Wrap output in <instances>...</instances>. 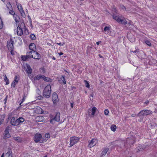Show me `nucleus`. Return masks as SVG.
<instances>
[{
  "label": "nucleus",
  "instance_id": "nucleus-1",
  "mask_svg": "<svg viewBox=\"0 0 157 157\" xmlns=\"http://www.w3.org/2000/svg\"><path fill=\"white\" fill-rule=\"evenodd\" d=\"M152 113V112L150 110L147 109L142 110L137 114L138 117L140 118V120H139L138 121L140 122L142 121L144 116L151 114Z\"/></svg>",
  "mask_w": 157,
  "mask_h": 157
},
{
  "label": "nucleus",
  "instance_id": "nucleus-2",
  "mask_svg": "<svg viewBox=\"0 0 157 157\" xmlns=\"http://www.w3.org/2000/svg\"><path fill=\"white\" fill-rule=\"evenodd\" d=\"M51 88L50 85H48L44 88L43 96L46 98H49L51 94Z\"/></svg>",
  "mask_w": 157,
  "mask_h": 157
},
{
  "label": "nucleus",
  "instance_id": "nucleus-3",
  "mask_svg": "<svg viewBox=\"0 0 157 157\" xmlns=\"http://www.w3.org/2000/svg\"><path fill=\"white\" fill-rule=\"evenodd\" d=\"M20 26L21 27H20V25H19L17 28V35L18 36H21L23 34V31L22 29H23V28H25V32L27 31V32L28 33V31L26 29L25 26L24 22H21Z\"/></svg>",
  "mask_w": 157,
  "mask_h": 157
},
{
  "label": "nucleus",
  "instance_id": "nucleus-4",
  "mask_svg": "<svg viewBox=\"0 0 157 157\" xmlns=\"http://www.w3.org/2000/svg\"><path fill=\"white\" fill-rule=\"evenodd\" d=\"M32 51H30L26 53V55L21 56L22 60L23 61H27L29 59L33 58V55Z\"/></svg>",
  "mask_w": 157,
  "mask_h": 157
},
{
  "label": "nucleus",
  "instance_id": "nucleus-5",
  "mask_svg": "<svg viewBox=\"0 0 157 157\" xmlns=\"http://www.w3.org/2000/svg\"><path fill=\"white\" fill-rule=\"evenodd\" d=\"M79 140V138L77 137L72 136L71 137L70 139V146L69 147H72L75 144L77 143Z\"/></svg>",
  "mask_w": 157,
  "mask_h": 157
},
{
  "label": "nucleus",
  "instance_id": "nucleus-6",
  "mask_svg": "<svg viewBox=\"0 0 157 157\" xmlns=\"http://www.w3.org/2000/svg\"><path fill=\"white\" fill-rule=\"evenodd\" d=\"M14 44V42L11 38L7 41V46L9 50L13 49V44Z\"/></svg>",
  "mask_w": 157,
  "mask_h": 157
},
{
  "label": "nucleus",
  "instance_id": "nucleus-7",
  "mask_svg": "<svg viewBox=\"0 0 157 157\" xmlns=\"http://www.w3.org/2000/svg\"><path fill=\"white\" fill-rule=\"evenodd\" d=\"M10 127L8 126L5 129L4 131V133L3 136V138L5 140H6L10 137V134L9 132Z\"/></svg>",
  "mask_w": 157,
  "mask_h": 157
},
{
  "label": "nucleus",
  "instance_id": "nucleus-8",
  "mask_svg": "<svg viewBox=\"0 0 157 157\" xmlns=\"http://www.w3.org/2000/svg\"><path fill=\"white\" fill-rule=\"evenodd\" d=\"M60 113L59 112H57L55 113V115H51L50 116V117H53L55 119V121L57 122H59L60 119Z\"/></svg>",
  "mask_w": 157,
  "mask_h": 157
},
{
  "label": "nucleus",
  "instance_id": "nucleus-9",
  "mask_svg": "<svg viewBox=\"0 0 157 157\" xmlns=\"http://www.w3.org/2000/svg\"><path fill=\"white\" fill-rule=\"evenodd\" d=\"M52 101L53 103L56 104L59 101V99L57 94L55 92H54L52 94Z\"/></svg>",
  "mask_w": 157,
  "mask_h": 157
},
{
  "label": "nucleus",
  "instance_id": "nucleus-10",
  "mask_svg": "<svg viewBox=\"0 0 157 157\" xmlns=\"http://www.w3.org/2000/svg\"><path fill=\"white\" fill-rule=\"evenodd\" d=\"M42 137V135L40 134L37 133L35 135L33 140L36 143H38L40 141Z\"/></svg>",
  "mask_w": 157,
  "mask_h": 157
},
{
  "label": "nucleus",
  "instance_id": "nucleus-11",
  "mask_svg": "<svg viewBox=\"0 0 157 157\" xmlns=\"http://www.w3.org/2000/svg\"><path fill=\"white\" fill-rule=\"evenodd\" d=\"M34 113L37 114H40L43 113L42 109L39 106H37L36 108L33 109Z\"/></svg>",
  "mask_w": 157,
  "mask_h": 157
},
{
  "label": "nucleus",
  "instance_id": "nucleus-12",
  "mask_svg": "<svg viewBox=\"0 0 157 157\" xmlns=\"http://www.w3.org/2000/svg\"><path fill=\"white\" fill-rule=\"evenodd\" d=\"M5 157H14L10 148H8L7 151L5 154Z\"/></svg>",
  "mask_w": 157,
  "mask_h": 157
},
{
  "label": "nucleus",
  "instance_id": "nucleus-13",
  "mask_svg": "<svg viewBox=\"0 0 157 157\" xmlns=\"http://www.w3.org/2000/svg\"><path fill=\"white\" fill-rule=\"evenodd\" d=\"M97 140L93 139L89 142L88 147L91 148L96 145Z\"/></svg>",
  "mask_w": 157,
  "mask_h": 157
},
{
  "label": "nucleus",
  "instance_id": "nucleus-14",
  "mask_svg": "<svg viewBox=\"0 0 157 157\" xmlns=\"http://www.w3.org/2000/svg\"><path fill=\"white\" fill-rule=\"evenodd\" d=\"M17 118L16 117H13L10 120V124H11L14 126H17Z\"/></svg>",
  "mask_w": 157,
  "mask_h": 157
},
{
  "label": "nucleus",
  "instance_id": "nucleus-15",
  "mask_svg": "<svg viewBox=\"0 0 157 157\" xmlns=\"http://www.w3.org/2000/svg\"><path fill=\"white\" fill-rule=\"evenodd\" d=\"M91 113L89 114V116L90 117H94L95 113L97 111H98V110L96 107H94L91 109Z\"/></svg>",
  "mask_w": 157,
  "mask_h": 157
},
{
  "label": "nucleus",
  "instance_id": "nucleus-16",
  "mask_svg": "<svg viewBox=\"0 0 157 157\" xmlns=\"http://www.w3.org/2000/svg\"><path fill=\"white\" fill-rule=\"evenodd\" d=\"M17 126L22 124L25 120L23 118L20 117L18 118L17 119Z\"/></svg>",
  "mask_w": 157,
  "mask_h": 157
},
{
  "label": "nucleus",
  "instance_id": "nucleus-17",
  "mask_svg": "<svg viewBox=\"0 0 157 157\" xmlns=\"http://www.w3.org/2000/svg\"><path fill=\"white\" fill-rule=\"evenodd\" d=\"M127 37L131 42H133L135 41V38L134 36L131 34H128Z\"/></svg>",
  "mask_w": 157,
  "mask_h": 157
},
{
  "label": "nucleus",
  "instance_id": "nucleus-18",
  "mask_svg": "<svg viewBox=\"0 0 157 157\" xmlns=\"http://www.w3.org/2000/svg\"><path fill=\"white\" fill-rule=\"evenodd\" d=\"M29 49L33 52L36 50V46L34 43H31L29 46Z\"/></svg>",
  "mask_w": 157,
  "mask_h": 157
},
{
  "label": "nucleus",
  "instance_id": "nucleus-19",
  "mask_svg": "<svg viewBox=\"0 0 157 157\" xmlns=\"http://www.w3.org/2000/svg\"><path fill=\"white\" fill-rule=\"evenodd\" d=\"M135 141L134 139L128 138L127 139L126 143L129 145L133 144Z\"/></svg>",
  "mask_w": 157,
  "mask_h": 157
},
{
  "label": "nucleus",
  "instance_id": "nucleus-20",
  "mask_svg": "<svg viewBox=\"0 0 157 157\" xmlns=\"http://www.w3.org/2000/svg\"><path fill=\"white\" fill-rule=\"evenodd\" d=\"M25 65L27 68L26 69V73L28 74H31L32 73V68L27 63H26Z\"/></svg>",
  "mask_w": 157,
  "mask_h": 157
},
{
  "label": "nucleus",
  "instance_id": "nucleus-21",
  "mask_svg": "<svg viewBox=\"0 0 157 157\" xmlns=\"http://www.w3.org/2000/svg\"><path fill=\"white\" fill-rule=\"evenodd\" d=\"M157 63V60L152 58L150 59L148 62V64L150 65H153Z\"/></svg>",
  "mask_w": 157,
  "mask_h": 157
},
{
  "label": "nucleus",
  "instance_id": "nucleus-22",
  "mask_svg": "<svg viewBox=\"0 0 157 157\" xmlns=\"http://www.w3.org/2000/svg\"><path fill=\"white\" fill-rule=\"evenodd\" d=\"M33 53L35 54V56L33 58L36 59H40L41 56L40 54L36 51H34Z\"/></svg>",
  "mask_w": 157,
  "mask_h": 157
},
{
  "label": "nucleus",
  "instance_id": "nucleus-23",
  "mask_svg": "<svg viewBox=\"0 0 157 157\" xmlns=\"http://www.w3.org/2000/svg\"><path fill=\"white\" fill-rule=\"evenodd\" d=\"M13 17L16 23H17L20 22V17L17 14L14 15Z\"/></svg>",
  "mask_w": 157,
  "mask_h": 157
},
{
  "label": "nucleus",
  "instance_id": "nucleus-24",
  "mask_svg": "<svg viewBox=\"0 0 157 157\" xmlns=\"http://www.w3.org/2000/svg\"><path fill=\"white\" fill-rule=\"evenodd\" d=\"M118 22L123 25H125L127 23V21L124 19H122L120 18Z\"/></svg>",
  "mask_w": 157,
  "mask_h": 157
},
{
  "label": "nucleus",
  "instance_id": "nucleus-25",
  "mask_svg": "<svg viewBox=\"0 0 157 157\" xmlns=\"http://www.w3.org/2000/svg\"><path fill=\"white\" fill-rule=\"evenodd\" d=\"M109 150V148H105L102 151L101 155V157H102L103 155H105Z\"/></svg>",
  "mask_w": 157,
  "mask_h": 157
},
{
  "label": "nucleus",
  "instance_id": "nucleus-26",
  "mask_svg": "<svg viewBox=\"0 0 157 157\" xmlns=\"http://www.w3.org/2000/svg\"><path fill=\"white\" fill-rule=\"evenodd\" d=\"M20 7H21V10H19V11L21 13V16L23 17H25V13L24 12V10H23V9L22 8V7L21 5H20Z\"/></svg>",
  "mask_w": 157,
  "mask_h": 157
},
{
  "label": "nucleus",
  "instance_id": "nucleus-27",
  "mask_svg": "<svg viewBox=\"0 0 157 157\" xmlns=\"http://www.w3.org/2000/svg\"><path fill=\"white\" fill-rule=\"evenodd\" d=\"M5 116L6 115L5 114L1 115V118H0V125L2 124V122H3L5 117Z\"/></svg>",
  "mask_w": 157,
  "mask_h": 157
},
{
  "label": "nucleus",
  "instance_id": "nucleus-28",
  "mask_svg": "<svg viewBox=\"0 0 157 157\" xmlns=\"http://www.w3.org/2000/svg\"><path fill=\"white\" fill-rule=\"evenodd\" d=\"M113 18L116 20L117 22H118L119 20L120 19V18L118 16H116L114 14H113L112 15Z\"/></svg>",
  "mask_w": 157,
  "mask_h": 157
},
{
  "label": "nucleus",
  "instance_id": "nucleus-29",
  "mask_svg": "<svg viewBox=\"0 0 157 157\" xmlns=\"http://www.w3.org/2000/svg\"><path fill=\"white\" fill-rule=\"evenodd\" d=\"M111 29V27L110 26H105L104 29V31L105 32L109 31Z\"/></svg>",
  "mask_w": 157,
  "mask_h": 157
},
{
  "label": "nucleus",
  "instance_id": "nucleus-30",
  "mask_svg": "<svg viewBox=\"0 0 157 157\" xmlns=\"http://www.w3.org/2000/svg\"><path fill=\"white\" fill-rule=\"evenodd\" d=\"M116 128L117 127L115 125L113 124L111 126V130L113 132H114L116 131Z\"/></svg>",
  "mask_w": 157,
  "mask_h": 157
},
{
  "label": "nucleus",
  "instance_id": "nucleus-31",
  "mask_svg": "<svg viewBox=\"0 0 157 157\" xmlns=\"http://www.w3.org/2000/svg\"><path fill=\"white\" fill-rule=\"evenodd\" d=\"M44 80L46 82H51L52 81V79L49 78L48 77H45L44 78Z\"/></svg>",
  "mask_w": 157,
  "mask_h": 157
},
{
  "label": "nucleus",
  "instance_id": "nucleus-32",
  "mask_svg": "<svg viewBox=\"0 0 157 157\" xmlns=\"http://www.w3.org/2000/svg\"><path fill=\"white\" fill-rule=\"evenodd\" d=\"M4 81L6 82V85H7L9 84V80L6 75L5 78H4Z\"/></svg>",
  "mask_w": 157,
  "mask_h": 157
},
{
  "label": "nucleus",
  "instance_id": "nucleus-33",
  "mask_svg": "<svg viewBox=\"0 0 157 157\" xmlns=\"http://www.w3.org/2000/svg\"><path fill=\"white\" fill-rule=\"evenodd\" d=\"M41 75H36L34 77V79L35 80H37L41 79Z\"/></svg>",
  "mask_w": 157,
  "mask_h": 157
},
{
  "label": "nucleus",
  "instance_id": "nucleus-34",
  "mask_svg": "<svg viewBox=\"0 0 157 157\" xmlns=\"http://www.w3.org/2000/svg\"><path fill=\"white\" fill-rule=\"evenodd\" d=\"M143 149V148L141 146H139L136 148V150L137 152H139L142 151Z\"/></svg>",
  "mask_w": 157,
  "mask_h": 157
},
{
  "label": "nucleus",
  "instance_id": "nucleus-35",
  "mask_svg": "<svg viewBox=\"0 0 157 157\" xmlns=\"http://www.w3.org/2000/svg\"><path fill=\"white\" fill-rule=\"evenodd\" d=\"M62 78L63 79L62 82H61V83H63V84H65L66 83V82L65 79V76L64 75H62Z\"/></svg>",
  "mask_w": 157,
  "mask_h": 157
},
{
  "label": "nucleus",
  "instance_id": "nucleus-36",
  "mask_svg": "<svg viewBox=\"0 0 157 157\" xmlns=\"http://www.w3.org/2000/svg\"><path fill=\"white\" fill-rule=\"evenodd\" d=\"M84 82L85 83V85L86 87L88 88H90V84L86 80H84Z\"/></svg>",
  "mask_w": 157,
  "mask_h": 157
},
{
  "label": "nucleus",
  "instance_id": "nucleus-37",
  "mask_svg": "<svg viewBox=\"0 0 157 157\" xmlns=\"http://www.w3.org/2000/svg\"><path fill=\"white\" fill-rule=\"evenodd\" d=\"M144 42L148 46H151V43L149 40H146L144 41Z\"/></svg>",
  "mask_w": 157,
  "mask_h": 157
},
{
  "label": "nucleus",
  "instance_id": "nucleus-38",
  "mask_svg": "<svg viewBox=\"0 0 157 157\" xmlns=\"http://www.w3.org/2000/svg\"><path fill=\"white\" fill-rule=\"evenodd\" d=\"M30 38L33 40H34L36 39L35 35L34 34H32L30 35Z\"/></svg>",
  "mask_w": 157,
  "mask_h": 157
},
{
  "label": "nucleus",
  "instance_id": "nucleus-39",
  "mask_svg": "<svg viewBox=\"0 0 157 157\" xmlns=\"http://www.w3.org/2000/svg\"><path fill=\"white\" fill-rule=\"evenodd\" d=\"M9 13L10 14L13 15V16H14V15L16 14L15 12L14 11H13L12 10H10V9L9 10Z\"/></svg>",
  "mask_w": 157,
  "mask_h": 157
},
{
  "label": "nucleus",
  "instance_id": "nucleus-40",
  "mask_svg": "<svg viewBox=\"0 0 157 157\" xmlns=\"http://www.w3.org/2000/svg\"><path fill=\"white\" fill-rule=\"evenodd\" d=\"M25 95H24L23 98L22 99V100L21 101V102L20 103V106H22V105H21V104L25 101Z\"/></svg>",
  "mask_w": 157,
  "mask_h": 157
},
{
  "label": "nucleus",
  "instance_id": "nucleus-41",
  "mask_svg": "<svg viewBox=\"0 0 157 157\" xmlns=\"http://www.w3.org/2000/svg\"><path fill=\"white\" fill-rule=\"evenodd\" d=\"M37 97V99L39 100H43L44 98V97L43 96H42L40 94Z\"/></svg>",
  "mask_w": 157,
  "mask_h": 157
},
{
  "label": "nucleus",
  "instance_id": "nucleus-42",
  "mask_svg": "<svg viewBox=\"0 0 157 157\" xmlns=\"http://www.w3.org/2000/svg\"><path fill=\"white\" fill-rule=\"evenodd\" d=\"M120 8L121 9L123 10H126V9L125 7L122 5H120Z\"/></svg>",
  "mask_w": 157,
  "mask_h": 157
},
{
  "label": "nucleus",
  "instance_id": "nucleus-43",
  "mask_svg": "<svg viewBox=\"0 0 157 157\" xmlns=\"http://www.w3.org/2000/svg\"><path fill=\"white\" fill-rule=\"evenodd\" d=\"M13 115L12 113H10L8 115V119L9 120L11 119V117Z\"/></svg>",
  "mask_w": 157,
  "mask_h": 157
},
{
  "label": "nucleus",
  "instance_id": "nucleus-44",
  "mask_svg": "<svg viewBox=\"0 0 157 157\" xmlns=\"http://www.w3.org/2000/svg\"><path fill=\"white\" fill-rule=\"evenodd\" d=\"M132 52H133L136 55H137V53L139 52V49H136L134 51H132Z\"/></svg>",
  "mask_w": 157,
  "mask_h": 157
},
{
  "label": "nucleus",
  "instance_id": "nucleus-45",
  "mask_svg": "<svg viewBox=\"0 0 157 157\" xmlns=\"http://www.w3.org/2000/svg\"><path fill=\"white\" fill-rule=\"evenodd\" d=\"M18 77L17 76H16L15 77L14 80H13V82H16V83H17L18 82Z\"/></svg>",
  "mask_w": 157,
  "mask_h": 157
},
{
  "label": "nucleus",
  "instance_id": "nucleus-46",
  "mask_svg": "<svg viewBox=\"0 0 157 157\" xmlns=\"http://www.w3.org/2000/svg\"><path fill=\"white\" fill-rule=\"evenodd\" d=\"M16 83V82L13 81L11 84V86L14 88L15 87Z\"/></svg>",
  "mask_w": 157,
  "mask_h": 157
},
{
  "label": "nucleus",
  "instance_id": "nucleus-47",
  "mask_svg": "<svg viewBox=\"0 0 157 157\" xmlns=\"http://www.w3.org/2000/svg\"><path fill=\"white\" fill-rule=\"evenodd\" d=\"M109 113V111L108 109H105L104 111V114L106 115H108Z\"/></svg>",
  "mask_w": 157,
  "mask_h": 157
},
{
  "label": "nucleus",
  "instance_id": "nucleus-48",
  "mask_svg": "<svg viewBox=\"0 0 157 157\" xmlns=\"http://www.w3.org/2000/svg\"><path fill=\"white\" fill-rule=\"evenodd\" d=\"M151 126L152 128H155V127H157V124L155 123H153V124H151Z\"/></svg>",
  "mask_w": 157,
  "mask_h": 157
},
{
  "label": "nucleus",
  "instance_id": "nucleus-49",
  "mask_svg": "<svg viewBox=\"0 0 157 157\" xmlns=\"http://www.w3.org/2000/svg\"><path fill=\"white\" fill-rule=\"evenodd\" d=\"M36 93L38 94V95H40L41 94V91L39 88L37 89H36Z\"/></svg>",
  "mask_w": 157,
  "mask_h": 157
},
{
  "label": "nucleus",
  "instance_id": "nucleus-50",
  "mask_svg": "<svg viewBox=\"0 0 157 157\" xmlns=\"http://www.w3.org/2000/svg\"><path fill=\"white\" fill-rule=\"evenodd\" d=\"M45 137L47 138V139L49 138L50 137V135L48 133H46L45 135Z\"/></svg>",
  "mask_w": 157,
  "mask_h": 157
},
{
  "label": "nucleus",
  "instance_id": "nucleus-51",
  "mask_svg": "<svg viewBox=\"0 0 157 157\" xmlns=\"http://www.w3.org/2000/svg\"><path fill=\"white\" fill-rule=\"evenodd\" d=\"M8 98V95H7L5 98L4 100L3 101H4V104L5 105V106H6V103L7 100Z\"/></svg>",
  "mask_w": 157,
  "mask_h": 157
},
{
  "label": "nucleus",
  "instance_id": "nucleus-52",
  "mask_svg": "<svg viewBox=\"0 0 157 157\" xmlns=\"http://www.w3.org/2000/svg\"><path fill=\"white\" fill-rule=\"evenodd\" d=\"M3 26V23L2 21L1 20L0 21V29H2Z\"/></svg>",
  "mask_w": 157,
  "mask_h": 157
},
{
  "label": "nucleus",
  "instance_id": "nucleus-53",
  "mask_svg": "<svg viewBox=\"0 0 157 157\" xmlns=\"http://www.w3.org/2000/svg\"><path fill=\"white\" fill-rule=\"evenodd\" d=\"M47 140H48V139H42V140L40 141V143H44V142H45Z\"/></svg>",
  "mask_w": 157,
  "mask_h": 157
},
{
  "label": "nucleus",
  "instance_id": "nucleus-54",
  "mask_svg": "<svg viewBox=\"0 0 157 157\" xmlns=\"http://www.w3.org/2000/svg\"><path fill=\"white\" fill-rule=\"evenodd\" d=\"M51 118V119L50 120V123H52V124H53V122L54 121H55V119H54V118L53 117H50Z\"/></svg>",
  "mask_w": 157,
  "mask_h": 157
},
{
  "label": "nucleus",
  "instance_id": "nucleus-55",
  "mask_svg": "<svg viewBox=\"0 0 157 157\" xmlns=\"http://www.w3.org/2000/svg\"><path fill=\"white\" fill-rule=\"evenodd\" d=\"M39 118H40V120L38 121L39 122H41L43 121V119H44V117H43L41 116L39 117Z\"/></svg>",
  "mask_w": 157,
  "mask_h": 157
},
{
  "label": "nucleus",
  "instance_id": "nucleus-56",
  "mask_svg": "<svg viewBox=\"0 0 157 157\" xmlns=\"http://www.w3.org/2000/svg\"><path fill=\"white\" fill-rule=\"evenodd\" d=\"M10 50L11 54L12 55H14V54L13 53V49H10Z\"/></svg>",
  "mask_w": 157,
  "mask_h": 157
},
{
  "label": "nucleus",
  "instance_id": "nucleus-57",
  "mask_svg": "<svg viewBox=\"0 0 157 157\" xmlns=\"http://www.w3.org/2000/svg\"><path fill=\"white\" fill-rule=\"evenodd\" d=\"M88 115L91 113V110L90 108L89 109H88Z\"/></svg>",
  "mask_w": 157,
  "mask_h": 157
},
{
  "label": "nucleus",
  "instance_id": "nucleus-58",
  "mask_svg": "<svg viewBox=\"0 0 157 157\" xmlns=\"http://www.w3.org/2000/svg\"><path fill=\"white\" fill-rule=\"evenodd\" d=\"M45 77V76L43 75H41V78L42 79L44 80V78Z\"/></svg>",
  "mask_w": 157,
  "mask_h": 157
},
{
  "label": "nucleus",
  "instance_id": "nucleus-59",
  "mask_svg": "<svg viewBox=\"0 0 157 157\" xmlns=\"http://www.w3.org/2000/svg\"><path fill=\"white\" fill-rule=\"evenodd\" d=\"M74 103V102H73L72 103H70L71 107V108H73V107Z\"/></svg>",
  "mask_w": 157,
  "mask_h": 157
},
{
  "label": "nucleus",
  "instance_id": "nucleus-60",
  "mask_svg": "<svg viewBox=\"0 0 157 157\" xmlns=\"http://www.w3.org/2000/svg\"><path fill=\"white\" fill-rule=\"evenodd\" d=\"M149 103V101L148 100L144 102V104L147 105Z\"/></svg>",
  "mask_w": 157,
  "mask_h": 157
},
{
  "label": "nucleus",
  "instance_id": "nucleus-61",
  "mask_svg": "<svg viewBox=\"0 0 157 157\" xmlns=\"http://www.w3.org/2000/svg\"><path fill=\"white\" fill-rule=\"evenodd\" d=\"M101 43V41H100L97 42L96 43L97 45H98L99 44H100Z\"/></svg>",
  "mask_w": 157,
  "mask_h": 157
},
{
  "label": "nucleus",
  "instance_id": "nucleus-62",
  "mask_svg": "<svg viewBox=\"0 0 157 157\" xmlns=\"http://www.w3.org/2000/svg\"><path fill=\"white\" fill-rule=\"evenodd\" d=\"M13 139L16 141H18V140L17 137H14Z\"/></svg>",
  "mask_w": 157,
  "mask_h": 157
},
{
  "label": "nucleus",
  "instance_id": "nucleus-63",
  "mask_svg": "<svg viewBox=\"0 0 157 157\" xmlns=\"http://www.w3.org/2000/svg\"><path fill=\"white\" fill-rule=\"evenodd\" d=\"M28 17L29 18V20L30 21V22L31 23H32V20H31V18L29 16H28Z\"/></svg>",
  "mask_w": 157,
  "mask_h": 157
},
{
  "label": "nucleus",
  "instance_id": "nucleus-64",
  "mask_svg": "<svg viewBox=\"0 0 157 157\" xmlns=\"http://www.w3.org/2000/svg\"><path fill=\"white\" fill-rule=\"evenodd\" d=\"M63 53L62 52H60L59 53V56H61L63 55Z\"/></svg>",
  "mask_w": 157,
  "mask_h": 157
}]
</instances>
